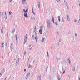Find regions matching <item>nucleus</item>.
I'll use <instances>...</instances> for the list:
<instances>
[{
  "instance_id": "5fc2aeb1",
  "label": "nucleus",
  "mask_w": 80,
  "mask_h": 80,
  "mask_svg": "<svg viewBox=\"0 0 80 80\" xmlns=\"http://www.w3.org/2000/svg\"><path fill=\"white\" fill-rule=\"evenodd\" d=\"M10 47H12V43L11 44V46H10Z\"/></svg>"
},
{
  "instance_id": "0eeeda50",
  "label": "nucleus",
  "mask_w": 80,
  "mask_h": 80,
  "mask_svg": "<svg viewBox=\"0 0 80 80\" xmlns=\"http://www.w3.org/2000/svg\"><path fill=\"white\" fill-rule=\"evenodd\" d=\"M22 3L23 5H25V4L26 3V0H22Z\"/></svg>"
},
{
  "instance_id": "393cba45",
  "label": "nucleus",
  "mask_w": 80,
  "mask_h": 80,
  "mask_svg": "<svg viewBox=\"0 0 80 80\" xmlns=\"http://www.w3.org/2000/svg\"><path fill=\"white\" fill-rule=\"evenodd\" d=\"M54 23L56 25H58V23L57 22H56Z\"/></svg>"
},
{
  "instance_id": "aec40b11",
  "label": "nucleus",
  "mask_w": 80,
  "mask_h": 80,
  "mask_svg": "<svg viewBox=\"0 0 80 80\" xmlns=\"http://www.w3.org/2000/svg\"><path fill=\"white\" fill-rule=\"evenodd\" d=\"M38 4H40V0H38Z\"/></svg>"
},
{
  "instance_id": "052dcab7",
  "label": "nucleus",
  "mask_w": 80,
  "mask_h": 80,
  "mask_svg": "<svg viewBox=\"0 0 80 80\" xmlns=\"http://www.w3.org/2000/svg\"><path fill=\"white\" fill-rule=\"evenodd\" d=\"M5 14L6 15H7V13H6V12H5Z\"/></svg>"
},
{
  "instance_id": "58836bf2",
  "label": "nucleus",
  "mask_w": 80,
  "mask_h": 80,
  "mask_svg": "<svg viewBox=\"0 0 80 80\" xmlns=\"http://www.w3.org/2000/svg\"><path fill=\"white\" fill-rule=\"evenodd\" d=\"M9 1L10 3H12V0H9Z\"/></svg>"
},
{
  "instance_id": "c756f323",
  "label": "nucleus",
  "mask_w": 80,
  "mask_h": 80,
  "mask_svg": "<svg viewBox=\"0 0 80 80\" xmlns=\"http://www.w3.org/2000/svg\"><path fill=\"white\" fill-rule=\"evenodd\" d=\"M75 70V67L73 68V69H72L73 71H74V70Z\"/></svg>"
},
{
  "instance_id": "a18cd8bd",
  "label": "nucleus",
  "mask_w": 80,
  "mask_h": 80,
  "mask_svg": "<svg viewBox=\"0 0 80 80\" xmlns=\"http://www.w3.org/2000/svg\"><path fill=\"white\" fill-rule=\"evenodd\" d=\"M70 32L69 31L68 32V35H70Z\"/></svg>"
},
{
  "instance_id": "338daca9",
  "label": "nucleus",
  "mask_w": 80,
  "mask_h": 80,
  "mask_svg": "<svg viewBox=\"0 0 80 80\" xmlns=\"http://www.w3.org/2000/svg\"><path fill=\"white\" fill-rule=\"evenodd\" d=\"M24 58V56H23V58Z\"/></svg>"
},
{
  "instance_id": "20e7f679",
  "label": "nucleus",
  "mask_w": 80,
  "mask_h": 80,
  "mask_svg": "<svg viewBox=\"0 0 80 80\" xmlns=\"http://www.w3.org/2000/svg\"><path fill=\"white\" fill-rule=\"evenodd\" d=\"M35 38L36 41V42L37 43L38 42V35H37V33H36L35 34Z\"/></svg>"
},
{
  "instance_id": "6e6552de",
  "label": "nucleus",
  "mask_w": 80,
  "mask_h": 80,
  "mask_svg": "<svg viewBox=\"0 0 80 80\" xmlns=\"http://www.w3.org/2000/svg\"><path fill=\"white\" fill-rule=\"evenodd\" d=\"M67 20H68V22H69V21H70V18L69 17L68 15H67Z\"/></svg>"
},
{
  "instance_id": "c03bdc74",
  "label": "nucleus",
  "mask_w": 80,
  "mask_h": 80,
  "mask_svg": "<svg viewBox=\"0 0 80 80\" xmlns=\"http://www.w3.org/2000/svg\"><path fill=\"white\" fill-rule=\"evenodd\" d=\"M75 37H77V33L75 34Z\"/></svg>"
},
{
  "instance_id": "412c9836",
  "label": "nucleus",
  "mask_w": 80,
  "mask_h": 80,
  "mask_svg": "<svg viewBox=\"0 0 80 80\" xmlns=\"http://www.w3.org/2000/svg\"><path fill=\"white\" fill-rule=\"evenodd\" d=\"M56 1L58 3H61V1H60V0H56Z\"/></svg>"
},
{
  "instance_id": "49530a36",
  "label": "nucleus",
  "mask_w": 80,
  "mask_h": 80,
  "mask_svg": "<svg viewBox=\"0 0 80 80\" xmlns=\"http://www.w3.org/2000/svg\"><path fill=\"white\" fill-rule=\"evenodd\" d=\"M78 49H79V50H80V46L79 47Z\"/></svg>"
},
{
  "instance_id": "f03ea898",
  "label": "nucleus",
  "mask_w": 80,
  "mask_h": 80,
  "mask_svg": "<svg viewBox=\"0 0 80 80\" xmlns=\"http://www.w3.org/2000/svg\"><path fill=\"white\" fill-rule=\"evenodd\" d=\"M24 44L27 42V34H26L24 37Z\"/></svg>"
},
{
  "instance_id": "680f3d73",
  "label": "nucleus",
  "mask_w": 80,
  "mask_h": 80,
  "mask_svg": "<svg viewBox=\"0 0 80 80\" xmlns=\"http://www.w3.org/2000/svg\"><path fill=\"white\" fill-rule=\"evenodd\" d=\"M0 75H3V74H2L1 73H0Z\"/></svg>"
},
{
  "instance_id": "a211bd4d",
  "label": "nucleus",
  "mask_w": 80,
  "mask_h": 80,
  "mask_svg": "<svg viewBox=\"0 0 80 80\" xmlns=\"http://www.w3.org/2000/svg\"><path fill=\"white\" fill-rule=\"evenodd\" d=\"M32 66L30 64H29L28 68H32Z\"/></svg>"
},
{
  "instance_id": "c85d7f7f",
  "label": "nucleus",
  "mask_w": 80,
  "mask_h": 80,
  "mask_svg": "<svg viewBox=\"0 0 80 80\" xmlns=\"http://www.w3.org/2000/svg\"><path fill=\"white\" fill-rule=\"evenodd\" d=\"M42 42H44V38H42Z\"/></svg>"
},
{
  "instance_id": "7c9ffc66",
  "label": "nucleus",
  "mask_w": 80,
  "mask_h": 80,
  "mask_svg": "<svg viewBox=\"0 0 80 80\" xmlns=\"http://www.w3.org/2000/svg\"><path fill=\"white\" fill-rule=\"evenodd\" d=\"M12 12L10 11L9 12V15H10L12 14Z\"/></svg>"
},
{
  "instance_id": "b1692460",
  "label": "nucleus",
  "mask_w": 80,
  "mask_h": 80,
  "mask_svg": "<svg viewBox=\"0 0 80 80\" xmlns=\"http://www.w3.org/2000/svg\"><path fill=\"white\" fill-rule=\"evenodd\" d=\"M27 54V52H26V51H25L24 52V54L25 55H26Z\"/></svg>"
},
{
  "instance_id": "09e8293b",
  "label": "nucleus",
  "mask_w": 80,
  "mask_h": 80,
  "mask_svg": "<svg viewBox=\"0 0 80 80\" xmlns=\"http://www.w3.org/2000/svg\"><path fill=\"white\" fill-rule=\"evenodd\" d=\"M69 62L70 64V63H71V62H70V61H69Z\"/></svg>"
},
{
  "instance_id": "79ce46f5",
  "label": "nucleus",
  "mask_w": 80,
  "mask_h": 80,
  "mask_svg": "<svg viewBox=\"0 0 80 80\" xmlns=\"http://www.w3.org/2000/svg\"><path fill=\"white\" fill-rule=\"evenodd\" d=\"M68 60L69 61H70V58H68Z\"/></svg>"
},
{
  "instance_id": "f704fd0d",
  "label": "nucleus",
  "mask_w": 80,
  "mask_h": 80,
  "mask_svg": "<svg viewBox=\"0 0 80 80\" xmlns=\"http://www.w3.org/2000/svg\"><path fill=\"white\" fill-rule=\"evenodd\" d=\"M34 32L35 33H37V30H34Z\"/></svg>"
},
{
  "instance_id": "1a4fd4ad",
  "label": "nucleus",
  "mask_w": 80,
  "mask_h": 80,
  "mask_svg": "<svg viewBox=\"0 0 80 80\" xmlns=\"http://www.w3.org/2000/svg\"><path fill=\"white\" fill-rule=\"evenodd\" d=\"M39 33L40 35H42V29H40L39 30Z\"/></svg>"
},
{
  "instance_id": "6ab92c4d",
  "label": "nucleus",
  "mask_w": 80,
  "mask_h": 80,
  "mask_svg": "<svg viewBox=\"0 0 80 80\" xmlns=\"http://www.w3.org/2000/svg\"><path fill=\"white\" fill-rule=\"evenodd\" d=\"M52 22H53V23H55V20H54V18L52 17Z\"/></svg>"
},
{
  "instance_id": "72a5a7b5",
  "label": "nucleus",
  "mask_w": 80,
  "mask_h": 80,
  "mask_svg": "<svg viewBox=\"0 0 80 80\" xmlns=\"http://www.w3.org/2000/svg\"><path fill=\"white\" fill-rule=\"evenodd\" d=\"M34 75V72H33L32 74L31 77H33V75Z\"/></svg>"
},
{
  "instance_id": "13d9d810",
  "label": "nucleus",
  "mask_w": 80,
  "mask_h": 80,
  "mask_svg": "<svg viewBox=\"0 0 80 80\" xmlns=\"http://www.w3.org/2000/svg\"><path fill=\"white\" fill-rule=\"evenodd\" d=\"M32 48H31L29 49L30 50H31Z\"/></svg>"
},
{
  "instance_id": "ddd939ff",
  "label": "nucleus",
  "mask_w": 80,
  "mask_h": 80,
  "mask_svg": "<svg viewBox=\"0 0 80 80\" xmlns=\"http://www.w3.org/2000/svg\"><path fill=\"white\" fill-rule=\"evenodd\" d=\"M3 15V13L2 12H1L0 13V17H2V15Z\"/></svg>"
},
{
  "instance_id": "2f4dec72",
  "label": "nucleus",
  "mask_w": 80,
  "mask_h": 80,
  "mask_svg": "<svg viewBox=\"0 0 80 80\" xmlns=\"http://www.w3.org/2000/svg\"><path fill=\"white\" fill-rule=\"evenodd\" d=\"M32 12L34 15H35V12H33V8H32Z\"/></svg>"
},
{
  "instance_id": "9b49d317",
  "label": "nucleus",
  "mask_w": 80,
  "mask_h": 80,
  "mask_svg": "<svg viewBox=\"0 0 80 80\" xmlns=\"http://www.w3.org/2000/svg\"><path fill=\"white\" fill-rule=\"evenodd\" d=\"M35 38L34 35H32V40H35Z\"/></svg>"
},
{
  "instance_id": "39448f33",
  "label": "nucleus",
  "mask_w": 80,
  "mask_h": 80,
  "mask_svg": "<svg viewBox=\"0 0 80 80\" xmlns=\"http://www.w3.org/2000/svg\"><path fill=\"white\" fill-rule=\"evenodd\" d=\"M67 69V67L66 66H64L62 68V71H65V70Z\"/></svg>"
},
{
  "instance_id": "bf43d9fd",
  "label": "nucleus",
  "mask_w": 80,
  "mask_h": 80,
  "mask_svg": "<svg viewBox=\"0 0 80 80\" xmlns=\"http://www.w3.org/2000/svg\"><path fill=\"white\" fill-rule=\"evenodd\" d=\"M8 44V43H6V46H7Z\"/></svg>"
},
{
  "instance_id": "774afa93",
  "label": "nucleus",
  "mask_w": 80,
  "mask_h": 80,
  "mask_svg": "<svg viewBox=\"0 0 80 80\" xmlns=\"http://www.w3.org/2000/svg\"><path fill=\"white\" fill-rule=\"evenodd\" d=\"M79 6H80V4H79Z\"/></svg>"
},
{
  "instance_id": "a878e982",
  "label": "nucleus",
  "mask_w": 80,
  "mask_h": 80,
  "mask_svg": "<svg viewBox=\"0 0 80 80\" xmlns=\"http://www.w3.org/2000/svg\"><path fill=\"white\" fill-rule=\"evenodd\" d=\"M4 18L6 20L7 19H8L7 16H5Z\"/></svg>"
},
{
  "instance_id": "4d7b16f0",
  "label": "nucleus",
  "mask_w": 80,
  "mask_h": 80,
  "mask_svg": "<svg viewBox=\"0 0 80 80\" xmlns=\"http://www.w3.org/2000/svg\"><path fill=\"white\" fill-rule=\"evenodd\" d=\"M31 45H29V47H31Z\"/></svg>"
},
{
  "instance_id": "69168bd1",
  "label": "nucleus",
  "mask_w": 80,
  "mask_h": 80,
  "mask_svg": "<svg viewBox=\"0 0 80 80\" xmlns=\"http://www.w3.org/2000/svg\"><path fill=\"white\" fill-rule=\"evenodd\" d=\"M8 35V32H7Z\"/></svg>"
},
{
  "instance_id": "cd10ccee",
  "label": "nucleus",
  "mask_w": 80,
  "mask_h": 80,
  "mask_svg": "<svg viewBox=\"0 0 80 80\" xmlns=\"http://www.w3.org/2000/svg\"><path fill=\"white\" fill-rule=\"evenodd\" d=\"M2 47H3L5 46V44L4 43H3L2 44Z\"/></svg>"
},
{
  "instance_id": "4be33fe9",
  "label": "nucleus",
  "mask_w": 80,
  "mask_h": 80,
  "mask_svg": "<svg viewBox=\"0 0 80 80\" xmlns=\"http://www.w3.org/2000/svg\"><path fill=\"white\" fill-rule=\"evenodd\" d=\"M15 29H13L12 32L13 34L14 33V32H15Z\"/></svg>"
},
{
  "instance_id": "f257e3e1",
  "label": "nucleus",
  "mask_w": 80,
  "mask_h": 80,
  "mask_svg": "<svg viewBox=\"0 0 80 80\" xmlns=\"http://www.w3.org/2000/svg\"><path fill=\"white\" fill-rule=\"evenodd\" d=\"M23 11L24 12V15L26 18H28V8L25 10V9H23Z\"/></svg>"
},
{
  "instance_id": "a19ab883",
  "label": "nucleus",
  "mask_w": 80,
  "mask_h": 80,
  "mask_svg": "<svg viewBox=\"0 0 80 80\" xmlns=\"http://www.w3.org/2000/svg\"><path fill=\"white\" fill-rule=\"evenodd\" d=\"M40 4H38V8H40Z\"/></svg>"
},
{
  "instance_id": "f8f14e48",
  "label": "nucleus",
  "mask_w": 80,
  "mask_h": 80,
  "mask_svg": "<svg viewBox=\"0 0 80 80\" xmlns=\"http://www.w3.org/2000/svg\"><path fill=\"white\" fill-rule=\"evenodd\" d=\"M64 2L65 5H66V6L68 5V4H67V1H66V0H64Z\"/></svg>"
},
{
  "instance_id": "3c124183",
  "label": "nucleus",
  "mask_w": 80,
  "mask_h": 80,
  "mask_svg": "<svg viewBox=\"0 0 80 80\" xmlns=\"http://www.w3.org/2000/svg\"><path fill=\"white\" fill-rule=\"evenodd\" d=\"M30 56H29V59H28V60H30Z\"/></svg>"
},
{
  "instance_id": "8fccbe9b",
  "label": "nucleus",
  "mask_w": 80,
  "mask_h": 80,
  "mask_svg": "<svg viewBox=\"0 0 80 80\" xmlns=\"http://www.w3.org/2000/svg\"><path fill=\"white\" fill-rule=\"evenodd\" d=\"M24 72H26V69H24Z\"/></svg>"
},
{
  "instance_id": "9d476101",
  "label": "nucleus",
  "mask_w": 80,
  "mask_h": 80,
  "mask_svg": "<svg viewBox=\"0 0 80 80\" xmlns=\"http://www.w3.org/2000/svg\"><path fill=\"white\" fill-rule=\"evenodd\" d=\"M58 18L59 22H60V16H58Z\"/></svg>"
},
{
  "instance_id": "4468645a",
  "label": "nucleus",
  "mask_w": 80,
  "mask_h": 80,
  "mask_svg": "<svg viewBox=\"0 0 80 80\" xmlns=\"http://www.w3.org/2000/svg\"><path fill=\"white\" fill-rule=\"evenodd\" d=\"M20 59V58H18V60L16 62V65H17V64H18V62H19V60Z\"/></svg>"
},
{
  "instance_id": "dca6fc26",
  "label": "nucleus",
  "mask_w": 80,
  "mask_h": 80,
  "mask_svg": "<svg viewBox=\"0 0 80 80\" xmlns=\"http://www.w3.org/2000/svg\"><path fill=\"white\" fill-rule=\"evenodd\" d=\"M16 36V40L17 41V42H18V40L17 39V34H16L15 35Z\"/></svg>"
},
{
  "instance_id": "2eb2a0df",
  "label": "nucleus",
  "mask_w": 80,
  "mask_h": 80,
  "mask_svg": "<svg viewBox=\"0 0 80 80\" xmlns=\"http://www.w3.org/2000/svg\"><path fill=\"white\" fill-rule=\"evenodd\" d=\"M43 25H42L40 27V30H43Z\"/></svg>"
},
{
  "instance_id": "603ef678",
  "label": "nucleus",
  "mask_w": 80,
  "mask_h": 80,
  "mask_svg": "<svg viewBox=\"0 0 80 80\" xmlns=\"http://www.w3.org/2000/svg\"><path fill=\"white\" fill-rule=\"evenodd\" d=\"M34 30H37V29H36V27H35Z\"/></svg>"
},
{
  "instance_id": "37998d69",
  "label": "nucleus",
  "mask_w": 80,
  "mask_h": 80,
  "mask_svg": "<svg viewBox=\"0 0 80 80\" xmlns=\"http://www.w3.org/2000/svg\"><path fill=\"white\" fill-rule=\"evenodd\" d=\"M7 78V76L5 78L4 80H6Z\"/></svg>"
},
{
  "instance_id": "4c0bfd02",
  "label": "nucleus",
  "mask_w": 80,
  "mask_h": 80,
  "mask_svg": "<svg viewBox=\"0 0 80 80\" xmlns=\"http://www.w3.org/2000/svg\"><path fill=\"white\" fill-rule=\"evenodd\" d=\"M62 42V40H61V39H59V42Z\"/></svg>"
},
{
  "instance_id": "f3484780",
  "label": "nucleus",
  "mask_w": 80,
  "mask_h": 80,
  "mask_svg": "<svg viewBox=\"0 0 80 80\" xmlns=\"http://www.w3.org/2000/svg\"><path fill=\"white\" fill-rule=\"evenodd\" d=\"M3 28H2L1 29V33H2V34H3Z\"/></svg>"
},
{
  "instance_id": "0e129e2a",
  "label": "nucleus",
  "mask_w": 80,
  "mask_h": 80,
  "mask_svg": "<svg viewBox=\"0 0 80 80\" xmlns=\"http://www.w3.org/2000/svg\"><path fill=\"white\" fill-rule=\"evenodd\" d=\"M48 57H49V55H48Z\"/></svg>"
},
{
  "instance_id": "bb28decb",
  "label": "nucleus",
  "mask_w": 80,
  "mask_h": 80,
  "mask_svg": "<svg viewBox=\"0 0 80 80\" xmlns=\"http://www.w3.org/2000/svg\"><path fill=\"white\" fill-rule=\"evenodd\" d=\"M74 22H75V23H77L78 22V21L77 19H75L74 20Z\"/></svg>"
},
{
  "instance_id": "5701e85b",
  "label": "nucleus",
  "mask_w": 80,
  "mask_h": 80,
  "mask_svg": "<svg viewBox=\"0 0 80 80\" xmlns=\"http://www.w3.org/2000/svg\"><path fill=\"white\" fill-rule=\"evenodd\" d=\"M41 78H42V76L41 75H40L39 76V80H41Z\"/></svg>"
},
{
  "instance_id": "7ed1b4c3",
  "label": "nucleus",
  "mask_w": 80,
  "mask_h": 80,
  "mask_svg": "<svg viewBox=\"0 0 80 80\" xmlns=\"http://www.w3.org/2000/svg\"><path fill=\"white\" fill-rule=\"evenodd\" d=\"M47 27L48 28H50V20H48L47 22Z\"/></svg>"
},
{
  "instance_id": "864d4df0",
  "label": "nucleus",
  "mask_w": 80,
  "mask_h": 80,
  "mask_svg": "<svg viewBox=\"0 0 80 80\" xmlns=\"http://www.w3.org/2000/svg\"><path fill=\"white\" fill-rule=\"evenodd\" d=\"M47 55H48V51L47 52Z\"/></svg>"
},
{
  "instance_id": "ea45409f",
  "label": "nucleus",
  "mask_w": 80,
  "mask_h": 80,
  "mask_svg": "<svg viewBox=\"0 0 80 80\" xmlns=\"http://www.w3.org/2000/svg\"><path fill=\"white\" fill-rule=\"evenodd\" d=\"M66 6L68 9H69V8H68V5H67Z\"/></svg>"
},
{
  "instance_id": "e2e57ef3",
  "label": "nucleus",
  "mask_w": 80,
  "mask_h": 80,
  "mask_svg": "<svg viewBox=\"0 0 80 80\" xmlns=\"http://www.w3.org/2000/svg\"><path fill=\"white\" fill-rule=\"evenodd\" d=\"M58 45H60V43H58Z\"/></svg>"
},
{
  "instance_id": "de8ad7c7",
  "label": "nucleus",
  "mask_w": 80,
  "mask_h": 80,
  "mask_svg": "<svg viewBox=\"0 0 80 80\" xmlns=\"http://www.w3.org/2000/svg\"><path fill=\"white\" fill-rule=\"evenodd\" d=\"M48 69V67L46 69V72L47 71V70Z\"/></svg>"
},
{
  "instance_id": "6e6d98bb",
  "label": "nucleus",
  "mask_w": 80,
  "mask_h": 80,
  "mask_svg": "<svg viewBox=\"0 0 80 80\" xmlns=\"http://www.w3.org/2000/svg\"><path fill=\"white\" fill-rule=\"evenodd\" d=\"M80 19H79L78 23H79V22H80Z\"/></svg>"
},
{
  "instance_id": "e433bc0d",
  "label": "nucleus",
  "mask_w": 80,
  "mask_h": 80,
  "mask_svg": "<svg viewBox=\"0 0 80 80\" xmlns=\"http://www.w3.org/2000/svg\"><path fill=\"white\" fill-rule=\"evenodd\" d=\"M64 71L62 73V74L63 75V74H64V73H65V71Z\"/></svg>"
},
{
  "instance_id": "473e14b6",
  "label": "nucleus",
  "mask_w": 80,
  "mask_h": 80,
  "mask_svg": "<svg viewBox=\"0 0 80 80\" xmlns=\"http://www.w3.org/2000/svg\"><path fill=\"white\" fill-rule=\"evenodd\" d=\"M62 22H64V19H63V18H62Z\"/></svg>"
},
{
  "instance_id": "c9c22d12",
  "label": "nucleus",
  "mask_w": 80,
  "mask_h": 80,
  "mask_svg": "<svg viewBox=\"0 0 80 80\" xmlns=\"http://www.w3.org/2000/svg\"><path fill=\"white\" fill-rule=\"evenodd\" d=\"M68 77H69V78H70L71 77H70V75H69V74L68 75Z\"/></svg>"
},
{
  "instance_id": "423d86ee",
  "label": "nucleus",
  "mask_w": 80,
  "mask_h": 80,
  "mask_svg": "<svg viewBox=\"0 0 80 80\" xmlns=\"http://www.w3.org/2000/svg\"><path fill=\"white\" fill-rule=\"evenodd\" d=\"M30 72H29L28 73H27V75L26 76V79H27L28 78V77H29L30 76Z\"/></svg>"
}]
</instances>
